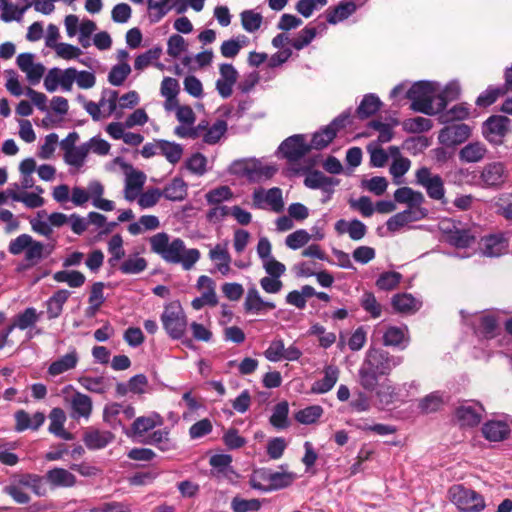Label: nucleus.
<instances>
[{"instance_id":"nucleus-1","label":"nucleus","mask_w":512,"mask_h":512,"mask_svg":"<svg viewBox=\"0 0 512 512\" xmlns=\"http://www.w3.org/2000/svg\"><path fill=\"white\" fill-rule=\"evenodd\" d=\"M404 358L392 355L380 347H370L358 370L360 386L367 392H373L379 385V379L389 376L390 373L402 364Z\"/></svg>"},{"instance_id":"nucleus-2","label":"nucleus","mask_w":512,"mask_h":512,"mask_svg":"<svg viewBox=\"0 0 512 512\" xmlns=\"http://www.w3.org/2000/svg\"><path fill=\"white\" fill-rule=\"evenodd\" d=\"M152 252L160 255L168 263L181 264L184 270H190L200 258V251L196 248L185 249L184 241L175 238L169 242V236L157 233L150 238Z\"/></svg>"},{"instance_id":"nucleus-3","label":"nucleus","mask_w":512,"mask_h":512,"mask_svg":"<svg viewBox=\"0 0 512 512\" xmlns=\"http://www.w3.org/2000/svg\"><path fill=\"white\" fill-rule=\"evenodd\" d=\"M30 489L36 496H45L47 490L43 483V477L35 473H14L8 483L3 487L2 492L12 498L20 505L28 504L31 501L30 495L24 491Z\"/></svg>"},{"instance_id":"nucleus-4","label":"nucleus","mask_w":512,"mask_h":512,"mask_svg":"<svg viewBox=\"0 0 512 512\" xmlns=\"http://www.w3.org/2000/svg\"><path fill=\"white\" fill-rule=\"evenodd\" d=\"M279 471L270 468H260L254 471L250 485L263 493L279 491L290 487L297 479V474L288 471V464H281Z\"/></svg>"},{"instance_id":"nucleus-5","label":"nucleus","mask_w":512,"mask_h":512,"mask_svg":"<svg viewBox=\"0 0 512 512\" xmlns=\"http://www.w3.org/2000/svg\"><path fill=\"white\" fill-rule=\"evenodd\" d=\"M436 90L434 82L426 80L415 82L406 92V98L411 100V110L425 115L438 114Z\"/></svg>"},{"instance_id":"nucleus-6","label":"nucleus","mask_w":512,"mask_h":512,"mask_svg":"<svg viewBox=\"0 0 512 512\" xmlns=\"http://www.w3.org/2000/svg\"><path fill=\"white\" fill-rule=\"evenodd\" d=\"M448 496L460 512H482L486 507L485 499L480 493L462 484L452 485Z\"/></svg>"},{"instance_id":"nucleus-7","label":"nucleus","mask_w":512,"mask_h":512,"mask_svg":"<svg viewBox=\"0 0 512 512\" xmlns=\"http://www.w3.org/2000/svg\"><path fill=\"white\" fill-rule=\"evenodd\" d=\"M162 325L173 340L183 339L187 329V317L179 302H171L164 307L160 316Z\"/></svg>"},{"instance_id":"nucleus-8","label":"nucleus","mask_w":512,"mask_h":512,"mask_svg":"<svg viewBox=\"0 0 512 512\" xmlns=\"http://www.w3.org/2000/svg\"><path fill=\"white\" fill-rule=\"evenodd\" d=\"M416 183L425 188L433 200H442L445 196L444 182L440 175L432 174L427 167L419 168L415 173Z\"/></svg>"},{"instance_id":"nucleus-9","label":"nucleus","mask_w":512,"mask_h":512,"mask_svg":"<svg viewBox=\"0 0 512 512\" xmlns=\"http://www.w3.org/2000/svg\"><path fill=\"white\" fill-rule=\"evenodd\" d=\"M508 178V171L504 163L491 162L483 166L479 180L483 188L500 189Z\"/></svg>"},{"instance_id":"nucleus-10","label":"nucleus","mask_w":512,"mask_h":512,"mask_svg":"<svg viewBox=\"0 0 512 512\" xmlns=\"http://www.w3.org/2000/svg\"><path fill=\"white\" fill-rule=\"evenodd\" d=\"M278 150L289 162H297L310 152L311 146L306 142L305 135L295 134L286 138Z\"/></svg>"},{"instance_id":"nucleus-11","label":"nucleus","mask_w":512,"mask_h":512,"mask_svg":"<svg viewBox=\"0 0 512 512\" xmlns=\"http://www.w3.org/2000/svg\"><path fill=\"white\" fill-rule=\"evenodd\" d=\"M510 119L503 115H492L482 125V133L486 140L494 145H501L508 132Z\"/></svg>"},{"instance_id":"nucleus-12","label":"nucleus","mask_w":512,"mask_h":512,"mask_svg":"<svg viewBox=\"0 0 512 512\" xmlns=\"http://www.w3.org/2000/svg\"><path fill=\"white\" fill-rule=\"evenodd\" d=\"M410 341V333L406 325H390L386 328L382 336V344L384 346L397 348L399 350L406 349Z\"/></svg>"},{"instance_id":"nucleus-13","label":"nucleus","mask_w":512,"mask_h":512,"mask_svg":"<svg viewBox=\"0 0 512 512\" xmlns=\"http://www.w3.org/2000/svg\"><path fill=\"white\" fill-rule=\"evenodd\" d=\"M483 406L479 402H466L455 410V416L461 426L475 427L482 420Z\"/></svg>"},{"instance_id":"nucleus-14","label":"nucleus","mask_w":512,"mask_h":512,"mask_svg":"<svg viewBox=\"0 0 512 512\" xmlns=\"http://www.w3.org/2000/svg\"><path fill=\"white\" fill-rule=\"evenodd\" d=\"M470 127L464 123L444 127L439 133V141L447 146L463 143L470 136Z\"/></svg>"},{"instance_id":"nucleus-15","label":"nucleus","mask_w":512,"mask_h":512,"mask_svg":"<svg viewBox=\"0 0 512 512\" xmlns=\"http://www.w3.org/2000/svg\"><path fill=\"white\" fill-rule=\"evenodd\" d=\"M115 439L111 431L99 430L94 427H88L82 437L85 446L89 450H100L108 446Z\"/></svg>"},{"instance_id":"nucleus-16","label":"nucleus","mask_w":512,"mask_h":512,"mask_svg":"<svg viewBox=\"0 0 512 512\" xmlns=\"http://www.w3.org/2000/svg\"><path fill=\"white\" fill-rule=\"evenodd\" d=\"M427 216L426 209H405L391 216L387 222V229L390 232H397L408 223L419 221Z\"/></svg>"},{"instance_id":"nucleus-17","label":"nucleus","mask_w":512,"mask_h":512,"mask_svg":"<svg viewBox=\"0 0 512 512\" xmlns=\"http://www.w3.org/2000/svg\"><path fill=\"white\" fill-rule=\"evenodd\" d=\"M482 254L487 257H500L508 248V240L503 233H496L482 238Z\"/></svg>"},{"instance_id":"nucleus-18","label":"nucleus","mask_w":512,"mask_h":512,"mask_svg":"<svg viewBox=\"0 0 512 512\" xmlns=\"http://www.w3.org/2000/svg\"><path fill=\"white\" fill-rule=\"evenodd\" d=\"M253 201L258 208H262V202L265 201L275 212H281L284 206L282 190L278 187L270 188L265 193L262 189L255 190L253 192Z\"/></svg>"},{"instance_id":"nucleus-19","label":"nucleus","mask_w":512,"mask_h":512,"mask_svg":"<svg viewBox=\"0 0 512 512\" xmlns=\"http://www.w3.org/2000/svg\"><path fill=\"white\" fill-rule=\"evenodd\" d=\"M340 183V180L334 177L326 176L323 172L314 170L304 179V185L310 189H321L329 195L333 193L334 187Z\"/></svg>"},{"instance_id":"nucleus-20","label":"nucleus","mask_w":512,"mask_h":512,"mask_svg":"<svg viewBox=\"0 0 512 512\" xmlns=\"http://www.w3.org/2000/svg\"><path fill=\"white\" fill-rule=\"evenodd\" d=\"M46 481L53 488H69L77 483L76 476L65 468L55 467L48 470L45 474Z\"/></svg>"},{"instance_id":"nucleus-21","label":"nucleus","mask_w":512,"mask_h":512,"mask_svg":"<svg viewBox=\"0 0 512 512\" xmlns=\"http://www.w3.org/2000/svg\"><path fill=\"white\" fill-rule=\"evenodd\" d=\"M243 306L246 313L254 314H259L264 309L272 310L275 308L273 302L262 299L255 285L248 288Z\"/></svg>"},{"instance_id":"nucleus-22","label":"nucleus","mask_w":512,"mask_h":512,"mask_svg":"<svg viewBox=\"0 0 512 512\" xmlns=\"http://www.w3.org/2000/svg\"><path fill=\"white\" fill-rule=\"evenodd\" d=\"M71 417L88 419L92 413V400L83 393L75 392L71 398Z\"/></svg>"},{"instance_id":"nucleus-23","label":"nucleus","mask_w":512,"mask_h":512,"mask_svg":"<svg viewBox=\"0 0 512 512\" xmlns=\"http://www.w3.org/2000/svg\"><path fill=\"white\" fill-rule=\"evenodd\" d=\"M79 356L75 348H72L67 354L53 361L48 367V374L51 376L60 375L76 367Z\"/></svg>"},{"instance_id":"nucleus-24","label":"nucleus","mask_w":512,"mask_h":512,"mask_svg":"<svg viewBox=\"0 0 512 512\" xmlns=\"http://www.w3.org/2000/svg\"><path fill=\"white\" fill-rule=\"evenodd\" d=\"M70 294L71 292L66 289H59L46 300V312L49 320L56 319L62 314L63 306L70 297Z\"/></svg>"},{"instance_id":"nucleus-25","label":"nucleus","mask_w":512,"mask_h":512,"mask_svg":"<svg viewBox=\"0 0 512 512\" xmlns=\"http://www.w3.org/2000/svg\"><path fill=\"white\" fill-rule=\"evenodd\" d=\"M338 377L339 369L336 366H326L324 369V377L313 383L311 391L316 394H324L329 392L336 384Z\"/></svg>"},{"instance_id":"nucleus-26","label":"nucleus","mask_w":512,"mask_h":512,"mask_svg":"<svg viewBox=\"0 0 512 512\" xmlns=\"http://www.w3.org/2000/svg\"><path fill=\"white\" fill-rule=\"evenodd\" d=\"M391 305L396 312L409 314L416 312L421 303L409 293H398L392 296Z\"/></svg>"},{"instance_id":"nucleus-27","label":"nucleus","mask_w":512,"mask_h":512,"mask_svg":"<svg viewBox=\"0 0 512 512\" xmlns=\"http://www.w3.org/2000/svg\"><path fill=\"white\" fill-rule=\"evenodd\" d=\"M187 183L181 177H174L161 191L162 196L170 201H182L187 196Z\"/></svg>"},{"instance_id":"nucleus-28","label":"nucleus","mask_w":512,"mask_h":512,"mask_svg":"<svg viewBox=\"0 0 512 512\" xmlns=\"http://www.w3.org/2000/svg\"><path fill=\"white\" fill-rule=\"evenodd\" d=\"M483 436L493 442H499L507 438L510 428L503 421H488L482 427Z\"/></svg>"},{"instance_id":"nucleus-29","label":"nucleus","mask_w":512,"mask_h":512,"mask_svg":"<svg viewBox=\"0 0 512 512\" xmlns=\"http://www.w3.org/2000/svg\"><path fill=\"white\" fill-rule=\"evenodd\" d=\"M209 258L215 262L216 269L222 274L227 275L230 271L231 256L226 245L217 244L209 251Z\"/></svg>"},{"instance_id":"nucleus-30","label":"nucleus","mask_w":512,"mask_h":512,"mask_svg":"<svg viewBox=\"0 0 512 512\" xmlns=\"http://www.w3.org/2000/svg\"><path fill=\"white\" fill-rule=\"evenodd\" d=\"M381 105L382 102L376 94H366L356 109L357 116L361 120L367 119L376 114L380 110Z\"/></svg>"},{"instance_id":"nucleus-31","label":"nucleus","mask_w":512,"mask_h":512,"mask_svg":"<svg viewBox=\"0 0 512 512\" xmlns=\"http://www.w3.org/2000/svg\"><path fill=\"white\" fill-rule=\"evenodd\" d=\"M487 152L483 143L471 142L465 145L459 152V158L462 162L476 163L481 161Z\"/></svg>"},{"instance_id":"nucleus-32","label":"nucleus","mask_w":512,"mask_h":512,"mask_svg":"<svg viewBox=\"0 0 512 512\" xmlns=\"http://www.w3.org/2000/svg\"><path fill=\"white\" fill-rule=\"evenodd\" d=\"M289 405L286 401L279 402L273 408L269 423L277 430H283L289 427L288 419Z\"/></svg>"},{"instance_id":"nucleus-33","label":"nucleus","mask_w":512,"mask_h":512,"mask_svg":"<svg viewBox=\"0 0 512 512\" xmlns=\"http://www.w3.org/2000/svg\"><path fill=\"white\" fill-rule=\"evenodd\" d=\"M29 9V5L26 3L24 6L19 7L13 2H0L1 15L0 19L3 22L9 23L12 21H21L24 13Z\"/></svg>"},{"instance_id":"nucleus-34","label":"nucleus","mask_w":512,"mask_h":512,"mask_svg":"<svg viewBox=\"0 0 512 512\" xmlns=\"http://www.w3.org/2000/svg\"><path fill=\"white\" fill-rule=\"evenodd\" d=\"M158 149L159 154L163 155L171 164L178 163L183 155V147L180 144L164 139L158 140Z\"/></svg>"},{"instance_id":"nucleus-35","label":"nucleus","mask_w":512,"mask_h":512,"mask_svg":"<svg viewBox=\"0 0 512 512\" xmlns=\"http://www.w3.org/2000/svg\"><path fill=\"white\" fill-rule=\"evenodd\" d=\"M53 279L58 283H66L71 288L81 287L85 281V275L77 270H61L53 274Z\"/></svg>"},{"instance_id":"nucleus-36","label":"nucleus","mask_w":512,"mask_h":512,"mask_svg":"<svg viewBox=\"0 0 512 512\" xmlns=\"http://www.w3.org/2000/svg\"><path fill=\"white\" fill-rule=\"evenodd\" d=\"M160 422L161 418L158 414L137 417L131 425V435L142 436L144 433L154 429Z\"/></svg>"},{"instance_id":"nucleus-37","label":"nucleus","mask_w":512,"mask_h":512,"mask_svg":"<svg viewBox=\"0 0 512 512\" xmlns=\"http://www.w3.org/2000/svg\"><path fill=\"white\" fill-rule=\"evenodd\" d=\"M356 8L355 2H340L333 10L327 12V21L330 24H337L354 13Z\"/></svg>"},{"instance_id":"nucleus-38","label":"nucleus","mask_w":512,"mask_h":512,"mask_svg":"<svg viewBox=\"0 0 512 512\" xmlns=\"http://www.w3.org/2000/svg\"><path fill=\"white\" fill-rule=\"evenodd\" d=\"M460 95V86L457 82H450L443 91L436 96L438 114L444 112L449 101L456 100Z\"/></svg>"},{"instance_id":"nucleus-39","label":"nucleus","mask_w":512,"mask_h":512,"mask_svg":"<svg viewBox=\"0 0 512 512\" xmlns=\"http://www.w3.org/2000/svg\"><path fill=\"white\" fill-rule=\"evenodd\" d=\"M263 502H266V499H245L235 496L231 500V509L233 512H258Z\"/></svg>"},{"instance_id":"nucleus-40","label":"nucleus","mask_w":512,"mask_h":512,"mask_svg":"<svg viewBox=\"0 0 512 512\" xmlns=\"http://www.w3.org/2000/svg\"><path fill=\"white\" fill-rule=\"evenodd\" d=\"M508 92L509 91L506 89L504 85L501 87L489 86L477 97L475 103L479 107L486 108L494 104L500 96Z\"/></svg>"},{"instance_id":"nucleus-41","label":"nucleus","mask_w":512,"mask_h":512,"mask_svg":"<svg viewBox=\"0 0 512 512\" xmlns=\"http://www.w3.org/2000/svg\"><path fill=\"white\" fill-rule=\"evenodd\" d=\"M39 319V315L34 307H28L23 312L19 313L14 322L9 326H13V330L15 328H19L20 330H25L31 326H33Z\"/></svg>"},{"instance_id":"nucleus-42","label":"nucleus","mask_w":512,"mask_h":512,"mask_svg":"<svg viewBox=\"0 0 512 512\" xmlns=\"http://www.w3.org/2000/svg\"><path fill=\"white\" fill-rule=\"evenodd\" d=\"M496 213L512 222V193H501L494 198Z\"/></svg>"},{"instance_id":"nucleus-43","label":"nucleus","mask_w":512,"mask_h":512,"mask_svg":"<svg viewBox=\"0 0 512 512\" xmlns=\"http://www.w3.org/2000/svg\"><path fill=\"white\" fill-rule=\"evenodd\" d=\"M448 241L456 248H468L475 242V236L467 229H457L448 235Z\"/></svg>"},{"instance_id":"nucleus-44","label":"nucleus","mask_w":512,"mask_h":512,"mask_svg":"<svg viewBox=\"0 0 512 512\" xmlns=\"http://www.w3.org/2000/svg\"><path fill=\"white\" fill-rule=\"evenodd\" d=\"M335 139V130L331 129L328 125L319 131L315 132L312 136L311 149L321 150L327 147Z\"/></svg>"},{"instance_id":"nucleus-45","label":"nucleus","mask_w":512,"mask_h":512,"mask_svg":"<svg viewBox=\"0 0 512 512\" xmlns=\"http://www.w3.org/2000/svg\"><path fill=\"white\" fill-rule=\"evenodd\" d=\"M226 131L227 122L225 120L218 119L211 127L207 126L203 135V141L209 145L216 144Z\"/></svg>"},{"instance_id":"nucleus-46","label":"nucleus","mask_w":512,"mask_h":512,"mask_svg":"<svg viewBox=\"0 0 512 512\" xmlns=\"http://www.w3.org/2000/svg\"><path fill=\"white\" fill-rule=\"evenodd\" d=\"M444 401L439 391H434L426 395L419 402V409L422 413L429 414L440 410Z\"/></svg>"},{"instance_id":"nucleus-47","label":"nucleus","mask_w":512,"mask_h":512,"mask_svg":"<svg viewBox=\"0 0 512 512\" xmlns=\"http://www.w3.org/2000/svg\"><path fill=\"white\" fill-rule=\"evenodd\" d=\"M403 130L408 133H423L432 128V121L425 117H414L403 121Z\"/></svg>"},{"instance_id":"nucleus-48","label":"nucleus","mask_w":512,"mask_h":512,"mask_svg":"<svg viewBox=\"0 0 512 512\" xmlns=\"http://www.w3.org/2000/svg\"><path fill=\"white\" fill-rule=\"evenodd\" d=\"M78 382L84 389L97 394H104L108 389L107 382L102 376H81L78 378Z\"/></svg>"},{"instance_id":"nucleus-49","label":"nucleus","mask_w":512,"mask_h":512,"mask_svg":"<svg viewBox=\"0 0 512 512\" xmlns=\"http://www.w3.org/2000/svg\"><path fill=\"white\" fill-rule=\"evenodd\" d=\"M360 305L373 319L379 318L382 314V306L372 292L363 293Z\"/></svg>"},{"instance_id":"nucleus-50","label":"nucleus","mask_w":512,"mask_h":512,"mask_svg":"<svg viewBox=\"0 0 512 512\" xmlns=\"http://www.w3.org/2000/svg\"><path fill=\"white\" fill-rule=\"evenodd\" d=\"M323 414V408L319 405L308 406L295 414V419L301 424H313Z\"/></svg>"},{"instance_id":"nucleus-51","label":"nucleus","mask_w":512,"mask_h":512,"mask_svg":"<svg viewBox=\"0 0 512 512\" xmlns=\"http://www.w3.org/2000/svg\"><path fill=\"white\" fill-rule=\"evenodd\" d=\"M89 153V145L81 144L75 149L65 152V162L71 166L81 167Z\"/></svg>"},{"instance_id":"nucleus-52","label":"nucleus","mask_w":512,"mask_h":512,"mask_svg":"<svg viewBox=\"0 0 512 512\" xmlns=\"http://www.w3.org/2000/svg\"><path fill=\"white\" fill-rule=\"evenodd\" d=\"M108 251L111 254L108 262L111 266H114L125 256V250L123 249V239L120 234L113 235L108 241Z\"/></svg>"},{"instance_id":"nucleus-53","label":"nucleus","mask_w":512,"mask_h":512,"mask_svg":"<svg viewBox=\"0 0 512 512\" xmlns=\"http://www.w3.org/2000/svg\"><path fill=\"white\" fill-rule=\"evenodd\" d=\"M401 279L402 275L399 272H384L376 280V286L382 291H390L399 285Z\"/></svg>"},{"instance_id":"nucleus-54","label":"nucleus","mask_w":512,"mask_h":512,"mask_svg":"<svg viewBox=\"0 0 512 512\" xmlns=\"http://www.w3.org/2000/svg\"><path fill=\"white\" fill-rule=\"evenodd\" d=\"M180 92V85L175 78L164 77L161 82L160 93L168 101H174L177 105V96Z\"/></svg>"},{"instance_id":"nucleus-55","label":"nucleus","mask_w":512,"mask_h":512,"mask_svg":"<svg viewBox=\"0 0 512 512\" xmlns=\"http://www.w3.org/2000/svg\"><path fill=\"white\" fill-rule=\"evenodd\" d=\"M262 20L261 13L254 10H245L241 13L242 26L249 33L257 31L261 27Z\"/></svg>"},{"instance_id":"nucleus-56","label":"nucleus","mask_w":512,"mask_h":512,"mask_svg":"<svg viewBox=\"0 0 512 512\" xmlns=\"http://www.w3.org/2000/svg\"><path fill=\"white\" fill-rule=\"evenodd\" d=\"M147 268V261L143 257H129L119 267L123 274H139Z\"/></svg>"},{"instance_id":"nucleus-57","label":"nucleus","mask_w":512,"mask_h":512,"mask_svg":"<svg viewBox=\"0 0 512 512\" xmlns=\"http://www.w3.org/2000/svg\"><path fill=\"white\" fill-rule=\"evenodd\" d=\"M233 196L228 186H220L206 193L205 198L209 205H222L224 201L230 200Z\"/></svg>"},{"instance_id":"nucleus-58","label":"nucleus","mask_w":512,"mask_h":512,"mask_svg":"<svg viewBox=\"0 0 512 512\" xmlns=\"http://www.w3.org/2000/svg\"><path fill=\"white\" fill-rule=\"evenodd\" d=\"M130 72L131 67L128 63L117 64L110 70L108 81L114 86H120L124 83Z\"/></svg>"},{"instance_id":"nucleus-59","label":"nucleus","mask_w":512,"mask_h":512,"mask_svg":"<svg viewBox=\"0 0 512 512\" xmlns=\"http://www.w3.org/2000/svg\"><path fill=\"white\" fill-rule=\"evenodd\" d=\"M210 465L217 471L218 474L227 475L233 472L231 463L232 456L229 454H216L209 460Z\"/></svg>"},{"instance_id":"nucleus-60","label":"nucleus","mask_w":512,"mask_h":512,"mask_svg":"<svg viewBox=\"0 0 512 512\" xmlns=\"http://www.w3.org/2000/svg\"><path fill=\"white\" fill-rule=\"evenodd\" d=\"M317 35L315 27L306 26L302 29L296 38L291 41V45L296 50H301L308 46Z\"/></svg>"},{"instance_id":"nucleus-61","label":"nucleus","mask_w":512,"mask_h":512,"mask_svg":"<svg viewBox=\"0 0 512 512\" xmlns=\"http://www.w3.org/2000/svg\"><path fill=\"white\" fill-rule=\"evenodd\" d=\"M311 239L310 234L304 230L299 229L289 234L286 237L285 244L292 250H297L305 246Z\"/></svg>"},{"instance_id":"nucleus-62","label":"nucleus","mask_w":512,"mask_h":512,"mask_svg":"<svg viewBox=\"0 0 512 512\" xmlns=\"http://www.w3.org/2000/svg\"><path fill=\"white\" fill-rule=\"evenodd\" d=\"M161 52V48L155 47L138 55L134 61L135 70L141 71L148 67L153 60H157L160 57Z\"/></svg>"},{"instance_id":"nucleus-63","label":"nucleus","mask_w":512,"mask_h":512,"mask_svg":"<svg viewBox=\"0 0 512 512\" xmlns=\"http://www.w3.org/2000/svg\"><path fill=\"white\" fill-rule=\"evenodd\" d=\"M497 327V320L493 315H484L480 318L478 330L483 337L487 339L493 338Z\"/></svg>"},{"instance_id":"nucleus-64","label":"nucleus","mask_w":512,"mask_h":512,"mask_svg":"<svg viewBox=\"0 0 512 512\" xmlns=\"http://www.w3.org/2000/svg\"><path fill=\"white\" fill-rule=\"evenodd\" d=\"M187 49V44L185 39L179 34H173L169 37L167 42V53L173 57L177 58L180 54Z\"/></svg>"}]
</instances>
